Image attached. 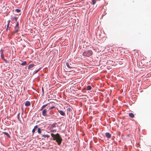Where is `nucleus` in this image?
<instances>
[{
    "instance_id": "nucleus-1",
    "label": "nucleus",
    "mask_w": 151,
    "mask_h": 151,
    "mask_svg": "<svg viewBox=\"0 0 151 151\" xmlns=\"http://www.w3.org/2000/svg\"><path fill=\"white\" fill-rule=\"evenodd\" d=\"M51 135L53 137V140H55L59 145H60L62 142V139L59 134L57 133L55 134L52 133L51 134Z\"/></svg>"
},
{
    "instance_id": "nucleus-11",
    "label": "nucleus",
    "mask_w": 151,
    "mask_h": 151,
    "mask_svg": "<svg viewBox=\"0 0 151 151\" xmlns=\"http://www.w3.org/2000/svg\"><path fill=\"white\" fill-rule=\"evenodd\" d=\"M54 114V112L52 110H50L49 112V115H48V116L53 115V114Z\"/></svg>"
},
{
    "instance_id": "nucleus-19",
    "label": "nucleus",
    "mask_w": 151,
    "mask_h": 151,
    "mask_svg": "<svg viewBox=\"0 0 151 151\" xmlns=\"http://www.w3.org/2000/svg\"><path fill=\"white\" fill-rule=\"evenodd\" d=\"M42 137H47V138H49L50 137V136L48 135H42Z\"/></svg>"
},
{
    "instance_id": "nucleus-23",
    "label": "nucleus",
    "mask_w": 151,
    "mask_h": 151,
    "mask_svg": "<svg viewBox=\"0 0 151 151\" xmlns=\"http://www.w3.org/2000/svg\"><path fill=\"white\" fill-rule=\"evenodd\" d=\"M40 68H39L37 70L35 71V73H37L40 70Z\"/></svg>"
},
{
    "instance_id": "nucleus-7",
    "label": "nucleus",
    "mask_w": 151,
    "mask_h": 151,
    "mask_svg": "<svg viewBox=\"0 0 151 151\" xmlns=\"http://www.w3.org/2000/svg\"><path fill=\"white\" fill-rule=\"evenodd\" d=\"M14 29H15L14 32L15 33H16L18 32L19 29V27H15Z\"/></svg>"
},
{
    "instance_id": "nucleus-26",
    "label": "nucleus",
    "mask_w": 151,
    "mask_h": 151,
    "mask_svg": "<svg viewBox=\"0 0 151 151\" xmlns=\"http://www.w3.org/2000/svg\"><path fill=\"white\" fill-rule=\"evenodd\" d=\"M50 132H56V130L51 129L50 130Z\"/></svg>"
},
{
    "instance_id": "nucleus-6",
    "label": "nucleus",
    "mask_w": 151,
    "mask_h": 151,
    "mask_svg": "<svg viewBox=\"0 0 151 151\" xmlns=\"http://www.w3.org/2000/svg\"><path fill=\"white\" fill-rule=\"evenodd\" d=\"M58 112L60 114L63 116H64L65 115V114L64 112L62 111L58 110Z\"/></svg>"
},
{
    "instance_id": "nucleus-28",
    "label": "nucleus",
    "mask_w": 151,
    "mask_h": 151,
    "mask_svg": "<svg viewBox=\"0 0 151 151\" xmlns=\"http://www.w3.org/2000/svg\"><path fill=\"white\" fill-rule=\"evenodd\" d=\"M71 109L70 108H68L67 109V111H70Z\"/></svg>"
},
{
    "instance_id": "nucleus-12",
    "label": "nucleus",
    "mask_w": 151,
    "mask_h": 151,
    "mask_svg": "<svg viewBox=\"0 0 151 151\" xmlns=\"http://www.w3.org/2000/svg\"><path fill=\"white\" fill-rule=\"evenodd\" d=\"M129 116L132 118H133L134 117V115L132 113H130L129 114Z\"/></svg>"
},
{
    "instance_id": "nucleus-22",
    "label": "nucleus",
    "mask_w": 151,
    "mask_h": 151,
    "mask_svg": "<svg viewBox=\"0 0 151 151\" xmlns=\"http://www.w3.org/2000/svg\"><path fill=\"white\" fill-rule=\"evenodd\" d=\"M15 11L16 12H17V13H19L20 12L21 10L20 9H17L15 10Z\"/></svg>"
},
{
    "instance_id": "nucleus-18",
    "label": "nucleus",
    "mask_w": 151,
    "mask_h": 151,
    "mask_svg": "<svg viewBox=\"0 0 151 151\" xmlns=\"http://www.w3.org/2000/svg\"><path fill=\"white\" fill-rule=\"evenodd\" d=\"M96 3V0H92V2L91 3L92 4L94 5Z\"/></svg>"
},
{
    "instance_id": "nucleus-29",
    "label": "nucleus",
    "mask_w": 151,
    "mask_h": 151,
    "mask_svg": "<svg viewBox=\"0 0 151 151\" xmlns=\"http://www.w3.org/2000/svg\"><path fill=\"white\" fill-rule=\"evenodd\" d=\"M42 91L43 92V93L44 92V89H43V87L42 88Z\"/></svg>"
},
{
    "instance_id": "nucleus-8",
    "label": "nucleus",
    "mask_w": 151,
    "mask_h": 151,
    "mask_svg": "<svg viewBox=\"0 0 151 151\" xmlns=\"http://www.w3.org/2000/svg\"><path fill=\"white\" fill-rule=\"evenodd\" d=\"M37 125H36L35 126V127H34V128L32 130V132L33 133V134H34V133H35V129H37Z\"/></svg>"
},
{
    "instance_id": "nucleus-31",
    "label": "nucleus",
    "mask_w": 151,
    "mask_h": 151,
    "mask_svg": "<svg viewBox=\"0 0 151 151\" xmlns=\"http://www.w3.org/2000/svg\"><path fill=\"white\" fill-rule=\"evenodd\" d=\"M2 53H3V51H1Z\"/></svg>"
},
{
    "instance_id": "nucleus-3",
    "label": "nucleus",
    "mask_w": 151,
    "mask_h": 151,
    "mask_svg": "<svg viewBox=\"0 0 151 151\" xmlns=\"http://www.w3.org/2000/svg\"><path fill=\"white\" fill-rule=\"evenodd\" d=\"M66 65L67 67L69 68H74L73 63H71V62L70 60L66 62Z\"/></svg>"
},
{
    "instance_id": "nucleus-27",
    "label": "nucleus",
    "mask_w": 151,
    "mask_h": 151,
    "mask_svg": "<svg viewBox=\"0 0 151 151\" xmlns=\"http://www.w3.org/2000/svg\"><path fill=\"white\" fill-rule=\"evenodd\" d=\"M9 23H7V25L6 29V30H7L8 29V28L9 27Z\"/></svg>"
},
{
    "instance_id": "nucleus-20",
    "label": "nucleus",
    "mask_w": 151,
    "mask_h": 151,
    "mask_svg": "<svg viewBox=\"0 0 151 151\" xmlns=\"http://www.w3.org/2000/svg\"><path fill=\"white\" fill-rule=\"evenodd\" d=\"M26 64V61H24L22 62L21 64V65H24Z\"/></svg>"
},
{
    "instance_id": "nucleus-13",
    "label": "nucleus",
    "mask_w": 151,
    "mask_h": 151,
    "mask_svg": "<svg viewBox=\"0 0 151 151\" xmlns=\"http://www.w3.org/2000/svg\"><path fill=\"white\" fill-rule=\"evenodd\" d=\"M56 124V123H54L51 125L50 126V129H53V128L55 127Z\"/></svg>"
},
{
    "instance_id": "nucleus-5",
    "label": "nucleus",
    "mask_w": 151,
    "mask_h": 151,
    "mask_svg": "<svg viewBox=\"0 0 151 151\" xmlns=\"http://www.w3.org/2000/svg\"><path fill=\"white\" fill-rule=\"evenodd\" d=\"M106 137L108 138H110L111 137V134L109 132H106L105 133Z\"/></svg>"
},
{
    "instance_id": "nucleus-4",
    "label": "nucleus",
    "mask_w": 151,
    "mask_h": 151,
    "mask_svg": "<svg viewBox=\"0 0 151 151\" xmlns=\"http://www.w3.org/2000/svg\"><path fill=\"white\" fill-rule=\"evenodd\" d=\"M47 109H43L42 111V115L44 116H48V115L47 114Z\"/></svg>"
},
{
    "instance_id": "nucleus-24",
    "label": "nucleus",
    "mask_w": 151,
    "mask_h": 151,
    "mask_svg": "<svg viewBox=\"0 0 151 151\" xmlns=\"http://www.w3.org/2000/svg\"><path fill=\"white\" fill-rule=\"evenodd\" d=\"M55 108V107L54 106H52L50 108H49V110H51V109H52L53 108Z\"/></svg>"
},
{
    "instance_id": "nucleus-15",
    "label": "nucleus",
    "mask_w": 151,
    "mask_h": 151,
    "mask_svg": "<svg viewBox=\"0 0 151 151\" xmlns=\"http://www.w3.org/2000/svg\"><path fill=\"white\" fill-rule=\"evenodd\" d=\"M42 130V129H41L40 128H38L37 129V132L39 134H40L41 133V131Z\"/></svg>"
},
{
    "instance_id": "nucleus-9",
    "label": "nucleus",
    "mask_w": 151,
    "mask_h": 151,
    "mask_svg": "<svg viewBox=\"0 0 151 151\" xmlns=\"http://www.w3.org/2000/svg\"><path fill=\"white\" fill-rule=\"evenodd\" d=\"M25 105L26 106H28L30 105V103L29 101H27L25 102Z\"/></svg>"
},
{
    "instance_id": "nucleus-14",
    "label": "nucleus",
    "mask_w": 151,
    "mask_h": 151,
    "mask_svg": "<svg viewBox=\"0 0 151 151\" xmlns=\"http://www.w3.org/2000/svg\"><path fill=\"white\" fill-rule=\"evenodd\" d=\"M48 105V104H45L43 106H42V107H41V108L40 109V111H41L43 109H44L45 107H46Z\"/></svg>"
},
{
    "instance_id": "nucleus-2",
    "label": "nucleus",
    "mask_w": 151,
    "mask_h": 151,
    "mask_svg": "<svg viewBox=\"0 0 151 151\" xmlns=\"http://www.w3.org/2000/svg\"><path fill=\"white\" fill-rule=\"evenodd\" d=\"M92 52L91 50H88L84 52L83 55V56L87 57H89L92 55Z\"/></svg>"
},
{
    "instance_id": "nucleus-16",
    "label": "nucleus",
    "mask_w": 151,
    "mask_h": 151,
    "mask_svg": "<svg viewBox=\"0 0 151 151\" xmlns=\"http://www.w3.org/2000/svg\"><path fill=\"white\" fill-rule=\"evenodd\" d=\"M91 87L90 85H88L87 86V89L88 90H90L91 89Z\"/></svg>"
},
{
    "instance_id": "nucleus-25",
    "label": "nucleus",
    "mask_w": 151,
    "mask_h": 151,
    "mask_svg": "<svg viewBox=\"0 0 151 151\" xmlns=\"http://www.w3.org/2000/svg\"><path fill=\"white\" fill-rule=\"evenodd\" d=\"M19 22H17L16 26H15V27H19Z\"/></svg>"
},
{
    "instance_id": "nucleus-10",
    "label": "nucleus",
    "mask_w": 151,
    "mask_h": 151,
    "mask_svg": "<svg viewBox=\"0 0 151 151\" xmlns=\"http://www.w3.org/2000/svg\"><path fill=\"white\" fill-rule=\"evenodd\" d=\"M34 66V64H30L28 66V69H30L32 68Z\"/></svg>"
},
{
    "instance_id": "nucleus-17",
    "label": "nucleus",
    "mask_w": 151,
    "mask_h": 151,
    "mask_svg": "<svg viewBox=\"0 0 151 151\" xmlns=\"http://www.w3.org/2000/svg\"><path fill=\"white\" fill-rule=\"evenodd\" d=\"M3 133L4 134L6 135L7 136L10 137L8 133L6 132H4Z\"/></svg>"
},
{
    "instance_id": "nucleus-21",
    "label": "nucleus",
    "mask_w": 151,
    "mask_h": 151,
    "mask_svg": "<svg viewBox=\"0 0 151 151\" xmlns=\"http://www.w3.org/2000/svg\"><path fill=\"white\" fill-rule=\"evenodd\" d=\"M20 114V113H18V115H17V118L19 120V121H20V117H19Z\"/></svg>"
},
{
    "instance_id": "nucleus-30",
    "label": "nucleus",
    "mask_w": 151,
    "mask_h": 151,
    "mask_svg": "<svg viewBox=\"0 0 151 151\" xmlns=\"http://www.w3.org/2000/svg\"><path fill=\"white\" fill-rule=\"evenodd\" d=\"M8 23H9H9L10 22V20H9L8 21Z\"/></svg>"
}]
</instances>
